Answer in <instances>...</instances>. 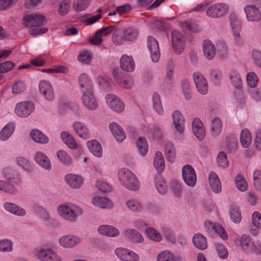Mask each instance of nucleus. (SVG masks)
<instances>
[{
    "mask_svg": "<svg viewBox=\"0 0 261 261\" xmlns=\"http://www.w3.org/2000/svg\"><path fill=\"white\" fill-rule=\"evenodd\" d=\"M118 177L121 184L126 188L134 191L138 189V181L136 176L129 169H120L118 171Z\"/></svg>",
    "mask_w": 261,
    "mask_h": 261,
    "instance_id": "obj_1",
    "label": "nucleus"
},
{
    "mask_svg": "<svg viewBox=\"0 0 261 261\" xmlns=\"http://www.w3.org/2000/svg\"><path fill=\"white\" fill-rule=\"evenodd\" d=\"M240 245L243 251L247 253H254L259 254L261 252V246L255 245L250 237L247 234H243L240 239Z\"/></svg>",
    "mask_w": 261,
    "mask_h": 261,
    "instance_id": "obj_2",
    "label": "nucleus"
},
{
    "mask_svg": "<svg viewBox=\"0 0 261 261\" xmlns=\"http://www.w3.org/2000/svg\"><path fill=\"white\" fill-rule=\"evenodd\" d=\"M113 75L118 84L124 88H130L133 85L131 79L126 76L123 69L115 68L113 69Z\"/></svg>",
    "mask_w": 261,
    "mask_h": 261,
    "instance_id": "obj_3",
    "label": "nucleus"
},
{
    "mask_svg": "<svg viewBox=\"0 0 261 261\" xmlns=\"http://www.w3.org/2000/svg\"><path fill=\"white\" fill-rule=\"evenodd\" d=\"M229 6L224 3H218L210 6L206 10V14L213 18H218L227 13Z\"/></svg>",
    "mask_w": 261,
    "mask_h": 261,
    "instance_id": "obj_4",
    "label": "nucleus"
},
{
    "mask_svg": "<svg viewBox=\"0 0 261 261\" xmlns=\"http://www.w3.org/2000/svg\"><path fill=\"white\" fill-rule=\"evenodd\" d=\"M34 110V105L29 101L18 103L15 108V112L17 116L26 117L29 116Z\"/></svg>",
    "mask_w": 261,
    "mask_h": 261,
    "instance_id": "obj_5",
    "label": "nucleus"
},
{
    "mask_svg": "<svg viewBox=\"0 0 261 261\" xmlns=\"http://www.w3.org/2000/svg\"><path fill=\"white\" fill-rule=\"evenodd\" d=\"M182 175L185 183L193 187L196 182V175L194 168L190 165L184 166L182 169Z\"/></svg>",
    "mask_w": 261,
    "mask_h": 261,
    "instance_id": "obj_6",
    "label": "nucleus"
},
{
    "mask_svg": "<svg viewBox=\"0 0 261 261\" xmlns=\"http://www.w3.org/2000/svg\"><path fill=\"white\" fill-rule=\"evenodd\" d=\"M23 20L28 27L41 26L46 23L45 17L37 14L27 15L23 17Z\"/></svg>",
    "mask_w": 261,
    "mask_h": 261,
    "instance_id": "obj_7",
    "label": "nucleus"
},
{
    "mask_svg": "<svg viewBox=\"0 0 261 261\" xmlns=\"http://www.w3.org/2000/svg\"><path fill=\"white\" fill-rule=\"evenodd\" d=\"M147 46L150 52L152 61L158 62L160 58L158 42L154 37L149 36L147 37Z\"/></svg>",
    "mask_w": 261,
    "mask_h": 261,
    "instance_id": "obj_8",
    "label": "nucleus"
},
{
    "mask_svg": "<svg viewBox=\"0 0 261 261\" xmlns=\"http://www.w3.org/2000/svg\"><path fill=\"white\" fill-rule=\"evenodd\" d=\"M193 76L197 91L202 94H205L208 91V84L206 79L198 72H195Z\"/></svg>",
    "mask_w": 261,
    "mask_h": 261,
    "instance_id": "obj_9",
    "label": "nucleus"
},
{
    "mask_svg": "<svg viewBox=\"0 0 261 261\" xmlns=\"http://www.w3.org/2000/svg\"><path fill=\"white\" fill-rule=\"evenodd\" d=\"M115 253L122 261H138L139 256L133 251L124 248L116 249Z\"/></svg>",
    "mask_w": 261,
    "mask_h": 261,
    "instance_id": "obj_10",
    "label": "nucleus"
},
{
    "mask_svg": "<svg viewBox=\"0 0 261 261\" xmlns=\"http://www.w3.org/2000/svg\"><path fill=\"white\" fill-rule=\"evenodd\" d=\"M39 88L40 93L47 100L52 101L54 99V91L48 81H41L39 83Z\"/></svg>",
    "mask_w": 261,
    "mask_h": 261,
    "instance_id": "obj_11",
    "label": "nucleus"
},
{
    "mask_svg": "<svg viewBox=\"0 0 261 261\" xmlns=\"http://www.w3.org/2000/svg\"><path fill=\"white\" fill-rule=\"evenodd\" d=\"M172 42L174 51L178 54L182 53L184 49V37L182 34L177 31L172 33Z\"/></svg>",
    "mask_w": 261,
    "mask_h": 261,
    "instance_id": "obj_12",
    "label": "nucleus"
},
{
    "mask_svg": "<svg viewBox=\"0 0 261 261\" xmlns=\"http://www.w3.org/2000/svg\"><path fill=\"white\" fill-rule=\"evenodd\" d=\"M107 102L114 111L121 112L124 110V105L116 95L108 94L106 96Z\"/></svg>",
    "mask_w": 261,
    "mask_h": 261,
    "instance_id": "obj_13",
    "label": "nucleus"
},
{
    "mask_svg": "<svg viewBox=\"0 0 261 261\" xmlns=\"http://www.w3.org/2000/svg\"><path fill=\"white\" fill-rule=\"evenodd\" d=\"M38 257L43 261H61L54 251L48 249H40L37 253Z\"/></svg>",
    "mask_w": 261,
    "mask_h": 261,
    "instance_id": "obj_14",
    "label": "nucleus"
},
{
    "mask_svg": "<svg viewBox=\"0 0 261 261\" xmlns=\"http://www.w3.org/2000/svg\"><path fill=\"white\" fill-rule=\"evenodd\" d=\"M82 100L84 106L89 110H94L98 107V103L93 92L83 94Z\"/></svg>",
    "mask_w": 261,
    "mask_h": 261,
    "instance_id": "obj_15",
    "label": "nucleus"
},
{
    "mask_svg": "<svg viewBox=\"0 0 261 261\" xmlns=\"http://www.w3.org/2000/svg\"><path fill=\"white\" fill-rule=\"evenodd\" d=\"M247 18L250 21H258L261 19V13L255 6L248 5L245 7Z\"/></svg>",
    "mask_w": 261,
    "mask_h": 261,
    "instance_id": "obj_16",
    "label": "nucleus"
},
{
    "mask_svg": "<svg viewBox=\"0 0 261 261\" xmlns=\"http://www.w3.org/2000/svg\"><path fill=\"white\" fill-rule=\"evenodd\" d=\"M73 128L75 133L81 138L87 140L90 134L87 126L82 122L76 121L73 123Z\"/></svg>",
    "mask_w": 261,
    "mask_h": 261,
    "instance_id": "obj_17",
    "label": "nucleus"
},
{
    "mask_svg": "<svg viewBox=\"0 0 261 261\" xmlns=\"http://www.w3.org/2000/svg\"><path fill=\"white\" fill-rule=\"evenodd\" d=\"M79 82L83 94L93 92V86L92 82L86 74H82L80 76Z\"/></svg>",
    "mask_w": 261,
    "mask_h": 261,
    "instance_id": "obj_18",
    "label": "nucleus"
},
{
    "mask_svg": "<svg viewBox=\"0 0 261 261\" xmlns=\"http://www.w3.org/2000/svg\"><path fill=\"white\" fill-rule=\"evenodd\" d=\"M192 130L195 136L200 140L203 139L205 135V130L204 126L200 119H194L192 123Z\"/></svg>",
    "mask_w": 261,
    "mask_h": 261,
    "instance_id": "obj_19",
    "label": "nucleus"
},
{
    "mask_svg": "<svg viewBox=\"0 0 261 261\" xmlns=\"http://www.w3.org/2000/svg\"><path fill=\"white\" fill-rule=\"evenodd\" d=\"M59 241L61 246L66 248H70L79 244L81 242V240L76 236L68 235L61 237Z\"/></svg>",
    "mask_w": 261,
    "mask_h": 261,
    "instance_id": "obj_20",
    "label": "nucleus"
},
{
    "mask_svg": "<svg viewBox=\"0 0 261 261\" xmlns=\"http://www.w3.org/2000/svg\"><path fill=\"white\" fill-rule=\"evenodd\" d=\"M120 66L124 71H133L135 67V62L131 56L126 55H123L120 59Z\"/></svg>",
    "mask_w": 261,
    "mask_h": 261,
    "instance_id": "obj_21",
    "label": "nucleus"
},
{
    "mask_svg": "<svg viewBox=\"0 0 261 261\" xmlns=\"http://www.w3.org/2000/svg\"><path fill=\"white\" fill-rule=\"evenodd\" d=\"M110 129L114 137L119 142H122L125 138V134L122 128L116 123H111L109 125Z\"/></svg>",
    "mask_w": 261,
    "mask_h": 261,
    "instance_id": "obj_22",
    "label": "nucleus"
},
{
    "mask_svg": "<svg viewBox=\"0 0 261 261\" xmlns=\"http://www.w3.org/2000/svg\"><path fill=\"white\" fill-rule=\"evenodd\" d=\"M203 51L204 56L208 60L214 58L216 55L214 44L210 40H206L203 43Z\"/></svg>",
    "mask_w": 261,
    "mask_h": 261,
    "instance_id": "obj_23",
    "label": "nucleus"
},
{
    "mask_svg": "<svg viewBox=\"0 0 261 261\" xmlns=\"http://www.w3.org/2000/svg\"><path fill=\"white\" fill-rule=\"evenodd\" d=\"M173 123L176 129L180 133L183 132L185 126V119L178 111H175L172 114Z\"/></svg>",
    "mask_w": 261,
    "mask_h": 261,
    "instance_id": "obj_24",
    "label": "nucleus"
},
{
    "mask_svg": "<svg viewBox=\"0 0 261 261\" xmlns=\"http://www.w3.org/2000/svg\"><path fill=\"white\" fill-rule=\"evenodd\" d=\"M35 161L43 168L49 170L51 163L48 157L42 152H37L35 155Z\"/></svg>",
    "mask_w": 261,
    "mask_h": 261,
    "instance_id": "obj_25",
    "label": "nucleus"
},
{
    "mask_svg": "<svg viewBox=\"0 0 261 261\" xmlns=\"http://www.w3.org/2000/svg\"><path fill=\"white\" fill-rule=\"evenodd\" d=\"M153 164L155 168L159 173H162L165 169V160L161 152L158 151L155 153Z\"/></svg>",
    "mask_w": 261,
    "mask_h": 261,
    "instance_id": "obj_26",
    "label": "nucleus"
},
{
    "mask_svg": "<svg viewBox=\"0 0 261 261\" xmlns=\"http://www.w3.org/2000/svg\"><path fill=\"white\" fill-rule=\"evenodd\" d=\"M87 147L90 152L95 156L100 157L102 154V150L100 143L96 140L88 141Z\"/></svg>",
    "mask_w": 261,
    "mask_h": 261,
    "instance_id": "obj_27",
    "label": "nucleus"
},
{
    "mask_svg": "<svg viewBox=\"0 0 261 261\" xmlns=\"http://www.w3.org/2000/svg\"><path fill=\"white\" fill-rule=\"evenodd\" d=\"M194 246L200 250L205 249L207 247L206 238L201 233H196L193 237Z\"/></svg>",
    "mask_w": 261,
    "mask_h": 261,
    "instance_id": "obj_28",
    "label": "nucleus"
},
{
    "mask_svg": "<svg viewBox=\"0 0 261 261\" xmlns=\"http://www.w3.org/2000/svg\"><path fill=\"white\" fill-rule=\"evenodd\" d=\"M209 184L213 191L215 193L221 191V185L220 179L214 172H211L209 174Z\"/></svg>",
    "mask_w": 261,
    "mask_h": 261,
    "instance_id": "obj_29",
    "label": "nucleus"
},
{
    "mask_svg": "<svg viewBox=\"0 0 261 261\" xmlns=\"http://www.w3.org/2000/svg\"><path fill=\"white\" fill-rule=\"evenodd\" d=\"M98 231L101 234L110 237L117 236L119 232L116 228L107 225H101L98 228Z\"/></svg>",
    "mask_w": 261,
    "mask_h": 261,
    "instance_id": "obj_30",
    "label": "nucleus"
},
{
    "mask_svg": "<svg viewBox=\"0 0 261 261\" xmlns=\"http://www.w3.org/2000/svg\"><path fill=\"white\" fill-rule=\"evenodd\" d=\"M62 141L70 148L74 149L77 148V143L73 136L68 132L63 131L61 133Z\"/></svg>",
    "mask_w": 261,
    "mask_h": 261,
    "instance_id": "obj_31",
    "label": "nucleus"
},
{
    "mask_svg": "<svg viewBox=\"0 0 261 261\" xmlns=\"http://www.w3.org/2000/svg\"><path fill=\"white\" fill-rule=\"evenodd\" d=\"M113 31L112 41L115 44L121 45L125 41L124 29H116Z\"/></svg>",
    "mask_w": 261,
    "mask_h": 261,
    "instance_id": "obj_32",
    "label": "nucleus"
},
{
    "mask_svg": "<svg viewBox=\"0 0 261 261\" xmlns=\"http://www.w3.org/2000/svg\"><path fill=\"white\" fill-rule=\"evenodd\" d=\"M65 178L67 184L74 188H80L83 183L82 178L78 175L69 174L66 175Z\"/></svg>",
    "mask_w": 261,
    "mask_h": 261,
    "instance_id": "obj_33",
    "label": "nucleus"
},
{
    "mask_svg": "<svg viewBox=\"0 0 261 261\" xmlns=\"http://www.w3.org/2000/svg\"><path fill=\"white\" fill-rule=\"evenodd\" d=\"M165 155L167 160L171 163L176 159V150L174 144L170 142L166 143L165 146Z\"/></svg>",
    "mask_w": 261,
    "mask_h": 261,
    "instance_id": "obj_34",
    "label": "nucleus"
},
{
    "mask_svg": "<svg viewBox=\"0 0 261 261\" xmlns=\"http://www.w3.org/2000/svg\"><path fill=\"white\" fill-rule=\"evenodd\" d=\"M4 207L10 213L19 216H24L26 214L23 208L14 203L7 202L4 204Z\"/></svg>",
    "mask_w": 261,
    "mask_h": 261,
    "instance_id": "obj_35",
    "label": "nucleus"
},
{
    "mask_svg": "<svg viewBox=\"0 0 261 261\" xmlns=\"http://www.w3.org/2000/svg\"><path fill=\"white\" fill-rule=\"evenodd\" d=\"M30 136L32 139L37 143L45 144L48 142L47 137L38 129L33 130L30 133Z\"/></svg>",
    "mask_w": 261,
    "mask_h": 261,
    "instance_id": "obj_36",
    "label": "nucleus"
},
{
    "mask_svg": "<svg viewBox=\"0 0 261 261\" xmlns=\"http://www.w3.org/2000/svg\"><path fill=\"white\" fill-rule=\"evenodd\" d=\"M92 202L95 205L102 208H111L112 206V202L106 197H95L93 199Z\"/></svg>",
    "mask_w": 261,
    "mask_h": 261,
    "instance_id": "obj_37",
    "label": "nucleus"
},
{
    "mask_svg": "<svg viewBox=\"0 0 261 261\" xmlns=\"http://www.w3.org/2000/svg\"><path fill=\"white\" fill-rule=\"evenodd\" d=\"M126 237L133 242L141 243L143 241L142 236L137 231L134 229H127L125 231Z\"/></svg>",
    "mask_w": 261,
    "mask_h": 261,
    "instance_id": "obj_38",
    "label": "nucleus"
},
{
    "mask_svg": "<svg viewBox=\"0 0 261 261\" xmlns=\"http://www.w3.org/2000/svg\"><path fill=\"white\" fill-rule=\"evenodd\" d=\"M0 190L12 195L17 192V189L14 185L8 181L2 180L0 181Z\"/></svg>",
    "mask_w": 261,
    "mask_h": 261,
    "instance_id": "obj_39",
    "label": "nucleus"
},
{
    "mask_svg": "<svg viewBox=\"0 0 261 261\" xmlns=\"http://www.w3.org/2000/svg\"><path fill=\"white\" fill-rule=\"evenodd\" d=\"M229 79L232 84L237 89L242 87V80L239 73L235 70H231L229 72Z\"/></svg>",
    "mask_w": 261,
    "mask_h": 261,
    "instance_id": "obj_40",
    "label": "nucleus"
},
{
    "mask_svg": "<svg viewBox=\"0 0 261 261\" xmlns=\"http://www.w3.org/2000/svg\"><path fill=\"white\" fill-rule=\"evenodd\" d=\"M14 129V126L13 124L10 123L7 124L1 132V139L3 141L7 140L13 133Z\"/></svg>",
    "mask_w": 261,
    "mask_h": 261,
    "instance_id": "obj_41",
    "label": "nucleus"
},
{
    "mask_svg": "<svg viewBox=\"0 0 261 261\" xmlns=\"http://www.w3.org/2000/svg\"><path fill=\"white\" fill-rule=\"evenodd\" d=\"M252 138L249 130L244 129L242 131L240 136V142L242 145L245 147H248L251 142Z\"/></svg>",
    "mask_w": 261,
    "mask_h": 261,
    "instance_id": "obj_42",
    "label": "nucleus"
},
{
    "mask_svg": "<svg viewBox=\"0 0 261 261\" xmlns=\"http://www.w3.org/2000/svg\"><path fill=\"white\" fill-rule=\"evenodd\" d=\"M3 172L5 177L14 180L16 182L20 181L19 175L15 170L10 168H6L4 169Z\"/></svg>",
    "mask_w": 261,
    "mask_h": 261,
    "instance_id": "obj_43",
    "label": "nucleus"
},
{
    "mask_svg": "<svg viewBox=\"0 0 261 261\" xmlns=\"http://www.w3.org/2000/svg\"><path fill=\"white\" fill-rule=\"evenodd\" d=\"M91 0H74L72 7L76 12L86 9L89 5Z\"/></svg>",
    "mask_w": 261,
    "mask_h": 261,
    "instance_id": "obj_44",
    "label": "nucleus"
},
{
    "mask_svg": "<svg viewBox=\"0 0 261 261\" xmlns=\"http://www.w3.org/2000/svg\"><path fill=\"white\" fill-rule=\"evenodd\" d=\"M33 208L35 213L43 219L44 222H47L49 221L50 219L49 216L43 207L37 204H35L33 206Z\"/></svg>",
    "mask_w": 261,
    "mask_h": 261,
    "instance_id": "obj_45",
    "label": "nucleus"
},
{
    "mask_svg": "<svg viewBox=\"0 0 261 261\" xmlns=\"http://www.w3.org/2000/svg\"><path fill=\"white\" fill-rule=\"evenodd\" d=\"M235 184L238 189L242 192H245L248 190V184L245 179L241 175H238L236 177Z\"/></svg>",
    "mask_w": 261,
    "mask_h": 261,
    "instance_id": "obj_46",
    "label": "nucleus"
},
{
    "mask_svg": "<svg viewBox=\"0 0 261 261\" xmlns=\"http://www.w3.org/2000/svg\"><path fill=\"white\" fill-rule=\"evenodd\" d=\"M128 208L133 211L139 212L143 210V206L141 203L137 200L131 199L126 202Z\"/></svg>",
    "mask_w": 261,
    "mask_h": 261,
    "instance_id": "obj_47",
    "label": "nucleus"
},
{
    "mask_svg": "<svg viewBox=\"0 0 261 261\" xmlns=\"http://www.w3.org/2000/svg\"><path fill=\"white\" fill-rule=\"evenodd\" d=\"M153 107L154 110L161 115L163 113V108L162 106L161 100L159 94L154 93L152 96Z\"/></svg>",
    "mask_w": 261,
    "mask_h": 261,
    "instance_id": "obj_48",
    "label": "nucleus"
},
{
    "mask_svg": "<svg viewBox=\"0 0 261 261\" xmlns=\"http://www.w3.org/2000/svg\"><path fill=\"white\" fill-rule=\"evenodd\" d=\"M222 129V122L218 118L213 119L211 125V133L212 135L217 136L219 135Z\"/></svg>",
    "mask_w": 261,
    "mask_h": 261,
    "instance_id": "obj_49",
    "label": "nucleus"
},
{
    "mask_svg": "<svg viewBox=\"0 0 261 261\" xmlns=\"http://www.w3.org/2000/svg\"><path fill=\"white\" fill-rule=\"evenodd\" d=\"M146 234L149 238L155 242H160L162 237L160 233L152 227H149L146 229Z\"/></svg>",
    "mask_w": 261,
    "mask_h": 261,
    "instance_id": "obj_50",
    "label": "nucleus"
},
{
    "mask_svg": "<svg viewBox=\"0 0 261 261\" xmlns=\"http://www.w3.org/2000/svg\"><path fill=\"white\" fill-rule=\"evenodd\" d=\"M70 204H63L58 207L59 214L67 220L70 219Z\"/></svg>",
    "mask_w": 261,
    "mask_h": 261,
    "instance_id": "obj_51",
    "label": "nucleus"
},
{
    "mask_svg": "<svg viewBox=\"0 0 261 261\" xmlns=\"http://www.w3.org/2000/svg\"><path fill=\"white\" fill-rule=\"evenodd\" d=\"M83 213L82 210L79 206L70 204L69 221H75L76 218Z\"/></svg>",
    "mask_w": 261,
    "mask_h": 261,
    "instance_id": "obj_52",
    "label": "nucleus"
},
{
    "mask_svg": "<svg viewBox=\"0 0 261 261\" xmlns=\"http://www.w3.org/2000/svg\"><path fill=\"white\" fill-rule=\"evenodd\" d=\"M158 261H177V258L171 252L164 251L159 254Z\"/></svg>",
    "mask_w": 261,
    "mask_h": 261,
    "instance_id": "obj_53",
    "label": "nucleus"
},
{
    "mask_svg": "<svg viewBox=\"0 0 261 261\" xmlns=\"http://www.w3.org/2000/svg\"><path fill=\"white\" fill-rule=\"evenodd\" d=\"M155 184L156 189L159 192L162 194H164L167 192V184L161 177L155 178Z\"/></svg>",
    "mask_w": 261,
    "mask_h": 261,
    "instance_id": "obj_54",
    "label": "nucleus"
},
{
    "mask_svg": "<svg viewBox=\"0 0 261 261\" xmlns=\"http://www.w3.org/2000/svg\"><path fill=\"white\" fill-rule=\"evenodd\" d=\"M57 155L60 161L66 165H69L72 163V159L69 155L65 151L60 150L57 152Z\"/></svg>",
    "mask_w": 261,
    "mask_h": 261,
    "instance_id": "obj_55",
    "label": "nucleus"
},
{
    "mask_svg": "<svg viewBox=\"0 0 261 261\" xmlns=\"http://www.w3.org/2000/svg\"><path fill=\"white\" fill-rule=\"evenodd\" d=\"M137 147L142 155H145L148 151V144L146 139L140 137L137 142Z\"/></svg>",
    "mask_w": 261,
    "mask_h": 261,
    "instance_id": "obj_56",
    "label": "nucleus"
},
{
    "mask_svg": "<svg viewBox=\"0 0 261 261\" xmlns=\"http://www.w3.org/2000/svg\"><path fill=\"white\" fill-rule=\"evenodd\" d=\"M124 32L125 41H132L135 40L138 34V30L132 28L124 29Z\"/></svg>",
    "mask_w": 261,
    "mask_h": 261,
    "instance_id": "obj_57",
    "label": "nucleus"
},
{
    "mask_svg": "<svg viewBox=\"0 0 261 261\" xmlns=\"http://www.w3.org/2000/svg\"><path fill=\"white\" fill-rule=\"evenodd\" d=\"M181 27L183 28L186 27L188 30L194 33L199 32L201 30L200 26L195 22L189 21L184 22L182 23Z\"/></svg>",
    "mask_w": 261,
    "mask_h": 261,
    "instance_id": "obj_58",
    "label": "nucleus"
},
{
    "mask_svg": "<svg viewBox=\"0 0 261 261\" xmlns=\"http://www.w3.org/2000/svg\"><path fill=\"white\" fill-rule=\"evenodd\" d=\"M230 21L232 30L234 31L241 30V23L238 18L237 15L234 13L230 15Z\"/></svg>",
    "mask_w": 261,
    "mask_h": 261,
    "instance_id": "obj_59",
    "label": "nucleus"
},
{
    "mask_svg": "<svg viewBox=\"0 0 261 261\" xmlns=\"http://www.w3.org/2000/svg\"><path fill=\"white\" fill-rule=\"evenodd\" d=\"M217 162L218 166L221 168H226L228 166V162L227 159L226 154L223 151L218 154Z\"/></svg>",
    "mask_w": 261,
    "mask_h": 261,
    "instance_id": "obj_60",
    "label": "nucleus"
},
{
    "mask_svg": "<svg viewBox=\"0 0 261 261\" xmlns=\"http://www.w3.org/2000/svg\"><path fill=\"white\" fill-rule=\"evenodd\" d=\"M181 87L186 99H189L191 97V89L189 82L187 79L181 81Z\"/></svg>",
    "mask_w": 261,
    "mask_h": 261,
    "instance_id": "obj_61",
    "label": "nucleus"
},
{
    "mask_svg": "<svg viewBox=\"0 0 261 261\" xmlns=\"http://www.w3.org/2000/svg\"><path fill=\"white\" fill-rule=\"evenodd\" d=\"M230 218L234 223H240L241 220V213L236 206H233L230 209Z\"/></svg>",
    "mask_w": 261,
    "mask_h": 261,
    "instance_id": "obj_62",
    "label": "nucleus"
},
{
    "mask_svg": "<svg viewBox=\"0 0 261 261\" xmlns=\"http://www.w3.org/2000/svg\"><path fill=\"white\" fill-rule=\"evenodd\" d=\"M246 79L248 85L251 87H256L258 82L257 75L253 72H249L247 75Z\"/></svg>",
    "mask_w": 261,
    "mask_h": 261,
    "instance_id": "obj_63",
    "label": "nucleus"
},
{
    "mask_svg": "<svg viewBox=\"0 0 261 261\" xmlns=\"http://www.w3.org/2000/svg\"><path fill=\"white\" fill-rule=\"evenodd\" d=\"M211 79L213 82L216 85H219L220 83V80L222 77V74L218 69H212L210 73Z\"/></svg>",
    "mask_w": 261,
    "mask_h": 261,
    "instance_id": "obj_64",
    "label": "nucleus"
}]
</instances>
